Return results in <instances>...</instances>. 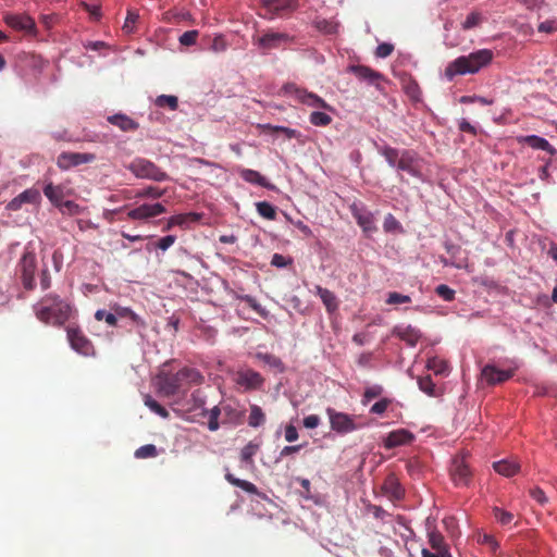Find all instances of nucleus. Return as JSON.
I'll use <instances>...</instances> for the list:
<instances>
[{
    "label": "nucleus",
    "instance_id": "obj_1",
    "mask_svg": "<svg viewBox=\"0 0 557 557\" xmlns=\"http://www.w3.org/2000/svg\"><path fill=\"white\" fill-rule=\"evenodd\" d=\"M203 382V375L196 369L183 367L172 373L161 370L154 379L156 392L161 397H172L180 393H186L191 386Z\"/></svg>",
    "mask_w": 557,
    "mask_h": 557
},
{
    "label": "nucleus",
    "instance_id": "obj_2",
    "mask_svg": "<svg viewBox=\"0 0 557 557\" xmlns=\"http://www.w3.org/2000/svg\"><path fill=\"white\" fill-rule=\"evenodd\" d=\"M36 318L53 326H63L73 315L74 307L54 293L45 295L33 306Z\"/></svg>",
    "mask_w": 557,
    "mask_h": 557
},
{
    "label": "nucleus",
    "instance_id": "obj_3",
    "mask_svg": "<svg viewBox=\"0 0 557 557\" xmlns=\"http://www.w3.org/2000/svg\"><path fill=\"white\" fill-rule=\"evenodd\" d=\"M493 55L492 50L480 49L468 55L458 57L447 64L445 76L453 81L458 75L475 74L492 62Z\"/></svg>",
    "mask_w": 557,
    "mask_h": 557
},
{
    "label": "nucleus",
    "instance_id": "obj_4",
    "mask_svg": "<svg viewBox=\"0 0 557 557\" xmlns=\"http://www.w3.org/2000/svg\"><path fill=\"white\" fill-rule=\"evenodd\" d=\"M126 169L137 178L151 180L154 182H164L169 180L166 172L161 170L152 161L145 158L134 159L126 165Z\"/></svg>",
    "mask_w": 557,
    "mask_h": 557
},
{
    "label": "nucleus",
    "instance_id": "obj_5",
    "mask_svg": "<svg viewBox=\"0 0 557 557\" xmlns=\"http://www.w3.org/2000/svg\"><path fill=\"white\" fill-rule=\"evenodd\" d=\"M283 90L286 95L294 97L298 102L305 106L315 109H324L326 111H334L333 107L329 104L323 98L317 94L308 91L305 88L298 87L294 83L285 84Z\"/></svg>",
    "mask_w": 557,
    "mask_h": 557
},
{
    "label": "nucleus",
    "instance_id": "obj_6",
    "mask_svg": "<svg viewBox=\"0 0 557 557\" xmlns=\"http://www.w3.org/2000/svg\"><path fill=\"white\" fill-rule=\"evenodd\" d=\"M349 211L366 235H371L377 231L375 213L370 211L362 201H352L349 205Z\"/></svg>",
    "mask_w": 557,
    "mask_h": 557
},
{
    "label": "nucleus",
    "instance_id": "obj_7",
    "mask_svg": "<svg viewBox=\"0 0 557 557\" xmlns=\"http://www.w3.org/2000/svg\"><path fill=\"white\" fill-rule=\"evenodd\" d=\"M119 315V327L125 329L127 333H137L143 336L148 324L141 315L136 313L132 308L125 306H121Z\"/></svg>",
    "mask_w": 557,
    "mask_h": 557
},
{
    "label": "nucleus",
    "instance_id": "obj_8",
    "mask_svg": "<svg viewBox=\"0 0 557 557\" xmlns=\"http://www.w3.org/2000/svg\"><path fill=\"white\" fill-rule=\"evenodd\" d=\"M66 336L71 348L85 357L95 356V347L91 341L77 326H67Z\"/></svg>",
    "mask_w": 557,
    "mask_h": 557
},
{
    "label": "nucleus",
    "instance_id": "obj_9",
    "mask_svg": "<svg viewBox=\"0 0 557 557\" xmlns=\"http://www.w3.org/2000/svg\"><path fill=\"white\" fill-rule=\"evenodd\" d=\"M293 42V36L281 32H267L255 41V44L263 51L281 49Z\"/></svg>",
    "mask_w": 557,
    "mask_h": 557
},
{
    "label": "nucleus",
    "instance_id": "obj_10",
    "mask_svg": "<svg viewBox=\"0 0 557 557\" xmlns=\"http://www.w3.org/2000/svg\"><path fill=\"white\" fill-rule=\"evenodd\" d=\"M36 256L32 251H25L17 264L22 283L25 289L32 290L35 287Z\"/></svg>",
    "mask_w": 557,
    "mask_h": 557
},
{
    "label": "nucleus",
    "instance_id": "obj_11",
    "mask_svg": "<svg viewBox=\"0 0 557 557\" xmlns=\"http://www.w3.org/2000/svg\"><path fill=\"white\" fill-rule=\"evenodd\" d=\"M235 383L245 392L259 391L263 387L265 379L259 372L246 368L236 372Z\"/></svg>",
    "mask_w": 557,
    "mask_h": 557
},
{
    "label": "nucleus",
    "instance_id": "obj_12",
    "mask_svg": "<svg viewBox=\"0 0 557 557\" xmlns=\"http://www.w3.org/2000/svg\"><path fill=\"white\" fill-rule=\"evenodd\" d=\"M331 430L338 434H347L358 429L351 416L345 412H338L333 408L326 409Z\"/></svg>",
    "mask_w": 557,
    "mask_h": 557
},
{
    "label": "nucleus",
    "instance_id": "obj_13",
    "mask_svg": "<svg viewBox=\"0 0 557 557\" xmlns=\"http://www.w3.org/2000/svg\"><path fill=\"white\" fill-rule=\"evenodd\" d=\"M419 156L414 150L403 149L396 170L407 172L412 177L423 181V174L419 168Z\"/></svg>",
    "mask_w": 557,
    "mask_h": 557
},
{
    "label": "nucleus",
    "instance_id": "obj_14",
    "mask_svg": "<svg viewBox=\"0 0 557 557\" xmlns=\"http://www.w3.org/2000/svg\"><path fill=\"white\" fill-rule=\"evenodd\" d=\"M41 202V194L38 188L30 187L23 190L21 194L11 199L7 206L8 211H18L23 205L29 203L39 206Z\"/></svg>",
    "mask_w": 557,
    "mask_h": 557
},
{
    "label": "nucleus",
    "instance_id": "obj_15",
    "mask_svg": "<svg viewBox=\"0 0 557 557\" xmlns=\"http://www.w3.org/2000/svg\"><path fill=\"white\" fill-rule=\"evenodd\" d=\"M450 475L454 483L458 486H468L471 481V470L465 460V457L457 456L453 459Z\"/></svg>",
    "mask_w": 557,
    "mask_h": 557
},
{
    "label": "nucleus",
    "instance_id": "obj_16",
    "mask_svg": "<svg viewBox=\"0 0 557 557\" xmlns=\"http://www.w3.org/2000/svg\"><path fill=\"white\" fill-rule=\"evenodd\" d=\"M516 370L517 368L502 370L494 364H486L483 367L481 375L488 385H496L510 380L515 375Z\"/></svg>",
    "mask_w": 557,
    "mask_h": 557
},
{
    "label": "nucleus",
    "instance_id": "obj_17",
    "mask_svg": "<svg viewBox=\"0 0 557 557\" xmlns=\"http://www.w3.org/2000/svg\"><path fill=\"white\" fill-rule=\"evenodd\" d=\"M166 211L161 202L143 203L127 212V218L131 220H148L156 218Z\"/></svg>",
    "mask_w": 557,
    "mask_h": 557
},
{
    "label": "nucleus",
    "instance_id": "obj_18",
    "mask_svg": "<svg viewBox=\"0 0 557 557\" xmlns=\"http://www.w3.org/2000/svg\"><path fill=\"white\" fill-rule=\"evenodd\" d=\"M96 159L92 153L82 152H62L58 158V166L67 170L85 163H90Z\"/></svg>",
    "mask_w": 557,
    "mask_h": 557
},
{
    "label": "nucleus",
    "instance_id": "obj_19",
    "mask_svg": "<svg viewBox=\"0 0 557 557\" xmlns=\"http://www.w3.org/2000/svg\"><path fill=\"white\" fill-rule=\"evenodd\" d=\"M347 71L354 74L359 81L367 82L370 85L377 86L384 76L382 73L372 70L366 65H349Z\"/></svg>",
    "mask_w": 557,
    "mask_h": 557
},
{
    "label": "nucleus",
    "instance_id": "obj_20",
    "mask_svg": "<svg viewBox=\"0 0 557 557\" xmlns=\"http://www.w3.org/2000/svg\"><path fill=\"white\" fill-rule=\"evenodd\" d=\"M5 23L16 30H24L28 34H36V23L33 17L26 14H8Z\"/></svg>",
    "mask_w": 557,
    "mask_h": 557
},
{
    "label": "nucleus",
    "instance_id": "obj_21",
    "mask_svg": "<svg viewBox=\"0 0 557 557\" xmlns=\"http://www.w3.org/2000/svg\"><path fill=\"white\" fill-rule=\"evenodd\" d=\"M414 440V435L406 430L398 429L388 433V435L384 438V447L386 449H392L398 446L410 444Z\"/></svg>",
    "mask_w": 557,
    "mask_h": 557
},
{
    "label": "nucleus",
    "instance_id": "obj_22",
    "mask_svg": "<svg viewBox=\"0 0 557 557\" xmlns=\"http://www.w3.org/2000/svg\"><path fill=\"white\" fill-rule=\"evenodd\" d=\"M373 146L376 149V151L385 159L387 164L396 169L398 164V160L403 153V149L399 150L397 148H394L389 145H387L384 140H373Z\"/></svg>",
    "mask_w": 557,
    "mask_h": 557
},
{
    "label": "nucleus",
    "instance_id": "obj_23",
    "mask_svg": "<svg viewBox=\"0 0 557 557\" xmlns=\"http://www.w3.org/2000/svg\"><path fill=\"white\" fill-rule=\"evenodd\" d=\"M518 143L525 144L535 150L546 151L550 156H555L557 153L556 148L554 146H552L546 138L541 137L539 135L532 134V135L520 136V137H518Z\"/></svg>",
    "mask_w": 557,
    "mask_h": 557
},
{
    "label": "nucleus",
    "instance_id": "obj_24",
    "mask_svg": "<svg viewBox=\"0 0 557 557\" xmlns=\"http://www.w3.org/2000/svg\"><path fill=\"white\" fill-rule=\"evenodd\" d=\"M383 493L393 500H400L405 496V488L395 474H388L382 485Z\"/></svg>",
    "mask_w": 557,
    "mask_h": 557
},
{
    "label": "nucleus",
    "instance_id": "obj_25",
    "mask_svg": "<svg viewBox=\"0 0 557 557\" xmlns=\"http://www.w3.org/2000/svg\"><path fill=\"white\" fill-rule=\"evenodd\" d=\"M393 334L401 341L406 342L411 347L416 346L421 338L420 331L411 325H397L394 327Z\"/></svg>",
    "mask_w": 557,
    "mask_h": 557
},
{
    "label": "nucleus",
    "instance_id": "obj_26",
    "mask_svg": "<svg viewBox=\"0 0 557 557\" xmlns=\"http://www.w3.org/2000/svg\"><path fill=\"white\" fill-rule=\"evenodd\" d=\"M42 191L55 208H58V206L64 200L66 195V190L63 185H54L52 182L45 183Z\"/></svg>",
    "mask_w": 557,
    "mask_h": 557
},
{
    "label": "nucleus",
    "instance_id": "obj_27",
    "mask_svg": "<svg viewBox=\"0 0 557 557\" xmlns=\"http://www.w3.org/2000/svg\"><path fill=\"white\" fill-rule=\"evenodd\" d=\"M187 408L184 410L185 413H193L195 416H199L205 418L207 416L206 408V398L201 395L199 391H196L191 394L190 399L187 403Z\"/></svg>",
    "mask_w": 557,
    "mask_h": 557
},
{
    "label": "nucleus",
    "instance_id": "obj_28",
    "mask_svg": "<svg viewBox=\"0 0 557 557\" xmlns=\"http://www.w3.org/2000/svg\"><path fill=\"white\" fill-rule=\"evenodd\" d=\"M107 121L110 124L119 127L123 132L136 131L139 127V124L135 120H133L132 117H129L128 115H126L124 113H116L113 115H109L107 117Z\"/></svg>",
    "mask_w": 557,
    "mask_h": 557
},
{
    "label": "nucleus",
    "instance_id": "obj_29",
    "mask_svg": "<svg viewBox=\"0 0 557 557\" xmlns=\"http://www.w3.org/2000/svg\"><path fill=\"white\" fill-rule=\"evenodd\" d=\"M240 177L252 185L261 186L267 189H273L274 185L268 182V180L258 171L251 169H243L239 171Z\"/></svg>",
    "mask_w": 557,
    "mask_h": 557
},
{
    "label": "nucleus",
    "instance_id": "obj_30",
    "mask_svg": "<svg viewBox=\"0 0 557 557\" xmlns=\"http://www.w3.org/2000/svg\"><path fill=\"white\" fill-rule=\"evenodd\" d=\"M315 294L320 297L321 301L325 306L327 312L333 313L338 309V300L336 295L320 285H315Z\"/></svg>",
    "mask_w": 557,
    "mask_h": 557
},
{
    "label": "nucleus",
    "instance_id": "obj_31",
    "mask_svg": "<svg viewBox=\"0 0 557 557\" xmlns=\"http://www.w3.org/2000/svg\"><path fill=\"white\" fill-rule=\"evenodd\" d=\"M403 90L411 102L419 103L422 101V90L418 82L411 76L403 81Z\"/></svg>",
    "mask_w": 557,
    "mask_h": 557
},
{
    "label": "nucleus",
    "instance_id": "obj_32",
    "mask_svg": "<svg viewBox=\"0 0 557 557\" xmlns=\"http://www.w3.org/2000/svg\"><path fill=\"white\" fill-rule=\"evenodd\" d=\"M263 5L276 13L294 11L298 8V0H262Z\"/></svg>",
    "mask_w": 557,
    "mask_h": 557
},
{
    "label": "nucleus",
    "instance_id": "obj_33",
    "mask_svg": "<svg viewBox=\"0 0 557 557\" xmlns=\"http://www.w3.org/2000/svg\"><path fill=\"white\" fill-rule=\"evenodd\" d=\"M493 468L498 474L510 478L519 472L520 465L513 460L503 459L495 461Z\"/></svg>",
    "mask_w": 557,
    "mask_h": 557
},
{
    "label": "nucleus",
    "instance_id": "obj_34",
    "mask_svg": "<svg viewBox=\"0 0 557 557\" xmlns=\"http://www.w3.org/2000/svg\"><path fill=\"white\" fill-rule=\"evenodd\" d=\"M225 480L230 484L242 488L244 492H246L250 495H259L258 487L253 483H251L247 480L238 479L228 471H226V473H225Z\"/></svg>",
    "mask_w": 557,
    "mask_h": 557
},
{
    "label": "nucleus",
    "instance_id": "obj_35",
    "mask_svg": "<svg viewBox=\"0 0 557 557\" xmlns=\"http://www.w3.org/2000/svg\"><path fill=\"white\" fill-rule=\"evenodd\" d=\"M256 358L263 362L265 366L274 369L277 373L285 372V366L281 358L269 352H257Z\"/></svg>",
    "mask_w": 557,
    "mask_h": 557
},
{
    "label": "nucleus",
    "instance_id": "obj_36",
    "mask_svg": "<svg viewBox=\"0 0 557 557\" xmlns=\"http://www.w3.org/2000/svg\"><path fill=\"white\" fill-rule=\"evenodd\" d=\"M428 540L432 549L441 552L449 550L444 536L437 530H430L428 532Z\"/></svg>",
    "mask_w": 557,
    "mask_h": 557
},
{
    "label": "nucleus",
    "instance_id": "obj_37",
    "mask_svg": "<svg viewBox=\"0 0 557 557\" xmlns=\"http://www.w3.org/2000/svg\"><path fill=\"white\" fill-rule=\"evenodd\" d=\"M144 404L146 407L149 408L150 411H152L157 416L163 419H168L170 417L169 411L162 405H160L151 395L146 394L144 396Z\"/></svg>",
    "mask_w": 557,
    "mask_h": 557
},
{
    "label": "nucleus",
    "instance_id": "obj_38",
    "mask_svg": "<svg viewBox=\"0 0 557 557\" xmlns=\"http://www.w3.org/2000/svg\"><path fill=\"white\" fill-rule=\"evenodd\" d=\"M383 230L387 234H401L404 227L401 223L392 214L387 213L384 218Z\"/></svg>",
    "mask_w": 557,
    "mask_h": 557
},
{
    "label": "nucleus",
    "instance_id": "obj_39",
    "mask_svg": "<svg viewBox=\"0 0 557 557\" xmlns=\"http://www.w3.org/2000/svg\"><path fill=\"white\" fill-rule=\"evenodd\" d=\"M426 368L433 371L436 375L447 374L449 370L447 361L438 357L429 358L426 361Z\"/></svg>",
    "mask_w": 557,
    "mask_h": 557
},
{
    "label": "nucleus",
    "instance_id": "obj_40",
    "mask_svg": "<svg viewBox=\"0 0 557 557\" xmlns=\"http://www.w3.org/2000/svg\"><path fill=\"white\" fill-rule=\"evenodd\" d=\"M259 127L263 131H270V132H280L285 135L286 138L293 139L297 138L300 134L297 129L290 128L284 125H272L270 123L267 124H259Z\"/></svg>",
    "mask_w": 557,
    "mask_h": 557
},
{
    "label": "nucleus",
    "instance_id": "obj_41",
    "mask_svg": "<svg viewBox=\"0 0 557 557\" xmlns=\"http://www.w3.org/2000/svg\"><path fill=\"white\" fill-rule=\"evenodd\" d=\"M265 422V416L261 407L258 405L250 406V413L248 418V424L251 428H259Z\"/></svg>",
    "mask_w": 557,
    "mask_h": 557
},
{
    "label": "nucleus",
    "instance_id": "obj_42",
    "mask_svg": "<svg viewBox=\"0 0 557 557\" xmlns=\"http://www.w3.org/2000/svg\"><path fill=\"white\" fill-rule=\"evenodd\" d=\"M257 212L264 219H276V207L269 201H259L256 203Z\"/></svg>",
    "mask_w": 557,
    "mask_h": 557
},
{
    "label": "nucleus",
    "instance_id": "obj_43",
    "mask_svg": "<svg viewBox=\"0 0 557 557\" xmlns=\"http://www.w3.org/2000/svg\"><path fill=\"white\" fill-rule=\"evenodd\" d=\"M154 104L158 108L168 107L170 110L175 111L178 108V98L173 95H160L154 99Z\"/></svg>",
    "mask_w": 557,
    "mask_h": 557
},
{
    "label": "nucleus",
    "instance_id": "obj_44",
    "mask_svg": "<svg viewBox=\"0 0 557 557\" xmlns=\"http://www.w3.org/2000/svg\"><path fill=\"white\" fill-rule=\"evenodd\" d=\"M223 420L222 423H234L237 424L242 418L240 411L234 408L232 405L222 406Z\"/></svg>",
    "mask_w": 557,
    "mask_h": 557
},
{
    "label": "nucleus",
    "instance_id": "obj_45",
    "mask_svg": "<svg viewBox=\"0 0 557 557\" xmlns=\"http://www.w3.org/2000/svg\"><path fill=\"white\" fill-rule=\"evenodd\" d=\"M221 414H223L222 413V406L221 407L220 406H214L210 410L207 409V416L206 417H208V429L211 432H214V431L219 430V428H220L219 418H220Z\"/></svg>",
    "mask_w": 557,
    "mask_h": 557
},
{
    "label": "nucleus",
    "instance_id": "obj_46",
    "mask_svg": "<svg viewBox=\"0 0 557 557\" xmlns=\"http://www.w3.org/2000/svg\"><path fill=\"white\" fill-rule=\"evenodd\" d=\"M259 449V445L249 442L247 445H245L240 450V460L245 465H251L253 462V456L257 454Z\"/></svg>",
    "mask_w": 557,
    "mask_h": 557
},
{
    "label": "nucleus",
    "instance_id": "obj_47",
    "mask_svg": "<svg viewBox=\"0 0 557 557\" xmlns=\"http://www.w3.org/2000/svg\"><path fill=\"white\" fill-rule=\"evenodd\" d=\"M309 122L313 126L325 127L332 123V117L325 112L313 111L309 115Z\"/></svg>",
    "mask_w": 557,
    "mask_h": 557
},
{
    "label": "nucleus",
    "instance_id": "obj_48",
    "mask_svg": "<svg viewBox=\"0 0 557 557\" xmlns=\"http://www.w3.org/2000/svg\"><path fill=\"white\" fill-rule=\"evenodd\" d=\"M139 20V14L137 11L127 10V14L123 24V32L127 35L133 34L136 30V24Z\"/></svg>",
    "mask_w": 557,
    "mask_h": 557
},
{
    "label": "nucleus",
    "instance_id": "obj_49",
    "mask_svg": "<svg viewBox=\"0 0 557 557\" xmlns=\"http://www.w3.org/2000/svg\"><path fill=\"white\" fill-rule=\"evenodd\" d=\"M58 209L62 214L67 215H78L83 212V208L73 200H63Z\"/></svg>",
    "mask_w": 557,
    "mask_h": 557
},
{
    "label": "nucleus",
    "instance_id": "obj_50",
    "mask_svg": "<svg viewBox=\"0 0 557 557\" xmlns=\"http://www.w3.org/2000/svg\"><path fill=\"white\" fill-rule=\"evenodd\" d=\"M176 240L175 235H166L160 238L157 243H152L148 245L146 248L148 251L160 249L161 251H166Z\"/></svg>",
    "mask_w": 557,
    "mask_h": 557
},
{
    "label": "nucleus",
    "instance_id": "obj_51",
    "mask_svg": "<svg viewBox=\"0 0 557 557\" xmlns=\"http://www.w3.org/2000/svg\"><path fill=\"white\" fill-rule=\"evenodd\" d=\"M444 248L446 252L450 256V260H467V257H461L462 249L459 245L454 244L451 240L447 239L444 242Z\"/></svg>",
    "mask_w": 557,
    "mask_h": 557
},
{
    "label": "nucleus",
    "instance_id": "obj_52",
    "mask_svg": "<svg viewBox=\"0 0 557 557\" xmlns=\"http://www.w3.org/2000/svg\"><path fill=\"white\" fill-rule=\"evenodd\" d=\"M164 194H165V189H161L157 186H147V187L140 189L136 194V197L158 199V198H161Z\"/></svg>",
    "mask_w": 557,
    "mask_h": 557
},
{
    "label": "nucleus",
    "instance_id": "obj_53",
    "mask_svg": "<svg viewBox=\"0 0 557 557\" xmlns=\"http://www.w3.org/2000/svg\"><path fill=\"white\" fill-rule=\"evenodd\" d=\"M383 393V387L381 385L374 384L364 389L361 403L362 405H368L372 399L381 396Z\"/></svg>",
    "mask_w": 557,
    "mask_h": 557
},
{
    "label": "nucleus",
    "instance_id": "obj_54",
    "mask_svg": "<svg viewBox=\"0 0 557 557\" xmlns=\"http://www.w3.org/2000/svg\"><path fill=\"white\" fill-rule=\"evenodd\" d=\"M419 388L429 396H435V384L430 375L421 376L418 379Z\"/></svg>",
    "mask_w": 557,
    "mask_h": 557
},
{
    "label": "nucleus",
    "instance_id": "obj_55",
    "mask_svg": "<svg viewBox=\"0 0 557 557\" xmlns=\"http://www.w3.org/2000/svg\"><path fill=\"white\" fill-rule=\"evenodd\" d=\"M232 295L236 299H240V300L245 301L257 313H262L263 312V308L261 307V305L258 302V300L253 296H251V295H239V294H237L235 292H232Z\"/></svg>",
    "mask_w": 557,
    "mask_h": 557
},
{
    "label": "nucleus",
    "instance_id": "obj_56",
    "mask_svg": "<svg viewBox=\"0 0 557 557\" xmlns=\"http://www.w3.org/2000/svg\"><path fill=\"white\" fill-rule=\"evenodd\" d=\"M121 305L114 304L111 306V311L106 314L104 321L109 326L119 327Z\"/></svg>",
    "mask_w": 557,
    "mask_h": 557
},
{
    "label": "nucleus",
    "instance_id": "obj_57",
    "mask_svg": "<svg viewBox=\"0 0 557 557\" xmlns=\"http://www.w3.org/2000/svg\"><path fill=\"white\" fill-rule=\"evenodd\" d=\"M482 22V15L479 12H471L467 15L466 20L462 22L461 27L465 30L474 28L480 25Z\"/></svg>",
    "mask_w": 557,
    "mask_h": 557
},
{
    "label": "nucleus",
    "instance_id": "obj_58",
    "mask_svg": "<svg viewBox=\"0 0 557 557\" xmlns=\"http://www.w3.org/2000/svg\"><path fill=\"white\" fill-rule=\"evenodd\" d=\"M157 455H158V450H157V447L153 444H147V445L140 446L135 451V457L136 458H140V459L153 458Z\"/></svg>",
    "mask_w": 557,
    "mask_h": 557
},
{
    "label": "nucleus",
    "instance_id": "obj_59",
    "mask_svg": "<svg viewBox=\"0 0 557 557\" xmlns=\"http://www.w3.org/2000/svg\"><path fill=\"white\" fill-rule=\"evenodd\" d=\"M228 47V44H227V40L226 38L219 34V35H215L214 38L212 39V42L209 47V49L215 53H220V52H224Z\"/></svg>",
    "mask_w": 557,
    "mask_h": 557
},
{
    "label": "nucleus",
    "instance_id": "obj_60",
    "mask_svg": "<svg viewBox=\"0 0 557 557\" xmlns=\"http://www.w3.org/2000/svg\"><path fill=\"white\" fill-rule=\"evenodd\" d=\"M394 49H395V47H394L393 44H391V42H381L375 48L374 55L377 59H385V58L389 57L393 53Z\"/></svg>",
    "mask_w": 557,
    "mask_h": 557
},
{
    "label": "nucleus",
    "instance_id": "obj_61",
    "mask_svg": "<svg viewBox=\"0 0 557 557\" xmlns=\"http://www.w3.org/2000/svg\"><path fill=\"white\" fill-rule=\"evenodd\" d=\"M493 512H494V517L497 520V522H499L503 525H507V524L511 523L513 520V515L509 511L502 509V508L495 507L493 509Z\"/></svg>",
    "mask_w": 557,
    "mask_h": 557
},
{
    "label": "nucleus",
    "instance_id": "obj_62",
    "mask_svg": "<svg viewBox=\"0 0 557 557\" xmlns=\"http://www.w3.org/2000/svg\"><path fill=\"white\" fill-rule=\"evenodd\" d=\"M435 293L445 301H453L456 295V292L446 284L436 286Z\"/></svg>",
    "mask_w": 557,
    "mask_h": 557
},
{
    "label": "nucleus",
    "instance_id": "obj_63",
    "mask_svg": "<svg viewBox=\"0 0 557 557\" xmlns=\"http://www.w3.org/2000/svg\"><path fill=\"white\" fill-rule=\"evenodd\" d=\"M295 481H297L302 487V491L300 492V496L306 500H312L313 495L311 494L310 481L306 478H300V476L295 478Z\"/></svg>",
    "mask_w": 557,
    "mask_h": 557
},
{
    "label": "nucleus",
    "instance_id": "obj_64",
    "mask_svg": "<svg viewBox=\"0 0 557 557\" xmlns=\"http://www.w3.org/2000/svg\"><path fill=\"white\" fill-rule=\"evenodd\" d=\"M391 404L392 400L389 398H381L379 401L371 406L370 413L381 416L386 411Z\"/></svg>",
    "mask_w": 557,
    "mask_h": 557
}]
</instances>
